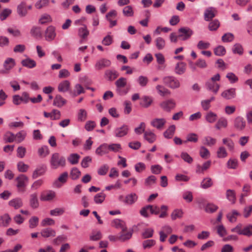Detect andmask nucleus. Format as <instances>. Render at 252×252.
<instances>
[{"instance_id": "obj_43", "label": "nucleus", "mask_w": 252, "mask_h": 252, "mask_svg": "<svg viewBox=\"0 0 252 252\" xmlns=\"http://www.w3.org/2000/svg\"><path fill=\"white\" fill-rule=\"evenodd\" d=\"M217 115L212 112H208L205 116V120L209 123H213L217 120Z\"/></svg>"}, {"instance_id": "obj_26", "label": "nucleus", "mask_w": 252, "mask_h": 252, "mask_svg": "<svg viewBox=\"0 0 252 252\" xmlns=\"http://www.w3.org/2000/svg\"><path fill=\"white\" fill-rule=\"evenodd\" d=\"M108 153V144L105 143L100 145L95 150V154L99 156H102Z\"/></svg>"}, {"instance_id": "obj_61", "label": "nucleus", "mask_w": 252, "mask_h": 252, "mask_svg": "<svg viewBox=\"0 0 252 252\" xmlns=\"http://www.w3.org/2000/svg\"><path fill=\"white\" fill-rule=\"evenodd\" d=\"M234 39V35L230 32L226 33L221 37V40L224 42H232Z\"/></svg>"}, {"instance_id": "obj_37", "label": "nucleus", "mask_w": 252, "mask_h": 252, "mask_svg": "<svg viewBox=\"0 0 252 252\" xmlns=\"http://www.w3.org/2000/svg\"><path fill=\"white\" fill-rule=\"evenodd\" d=\"M222 142L223 145H225L228 150L232 151L234 149V143L233 141L230 138L226 137L222 139Z\"/></svg>"}, {"instance_id": "obj_30", "label": "nucleus", "mask_w": 252, "mask_h": 252, "mask_svg": "<svg viewBox=\"0 0 252 252\" xmlns=\"http://www.w3.org/2000/svg\"><path fill=\"white\" fill-rule=\"evenodd\" d=\"M30 205L33 209L37 208L39 206L37 193H33L30 196Z\"/></svg>"}, {"instance_id": "obj_34", "label": "nucleus", "mask_w": 252, "mask_h": 252, "mask_svg": "<svg viewBox=\"0 0 252 252\" xmlns=\"http://www.w3.org/2000/svg\"><path fill=\"white\" fill-rule=\"evenodd\" d=\"M153 101V99L152 97L145 95L142 97L140 105L144 108H148L151 106Z\"/></svg>"}, {"instance_id": "obj_19", "label": "nucleus", "mask_w": 252, "mask_h": 252, "mask_svg": "<svg viewBox=\"0 0 252 252\" xmlns=\"http://www.w3.org/2000/svg\"><path fill=\"white\" fill-rule=\"evenodd\" d=\"M55 28L53 26L48 27L45 31V39L47 41L53 40L56 36Z\"/></svg>"}, {"instance_id": "obj_62", "label": "nucleus", "mask_w": 252, "mask_h": 252, "mask_svg": "<svg viewBox=\"0 0 252 252\" xmlns=\"http://www.w3.org/2000/svg\"><path fill=\"white\" fill-rule=\"evenodd\" d=\"M183 212L182 210L180 209H176L173 211L171 214V217L173 220H175L177 219H180L182 217Z\"/></svg>"}, {"instance_id": "obj_18", "label": "nucleus", "mask_w": 252, "mask_h": 252, "mask_svg": "<svg viewBox=\"0 0 252 252\" xmlns=\"http://www.w3.org/2000/svg\"><path fill=\"white\" fill-rule=\"evenodd\" d=\"M217 12V10L215 8L210 7L207 8L204 12V19L206 21H210L213 19Z\"/></svg>"}, {"instance_id": "obj_45", "label": "nucleus", "mask_w": 252, "mask_h": 252, "mask_svg": "<svg viewBox=\"0 0 252 252\" xmlns=\"http://www.w3.org/2000/svg\"><path fill=\"white\" fill-rule=\"evenodd\" d=\"M215 100V97L212 96L209 99L203 100L201 102V105L203 110L207 111L211 107V102Z\"/></svg>"}, {"instance_id": "obj_33", "label": "nucleus", "mask_w": 252, "mask_h": 252, "mask_svg": "<svg viewBox=\"0 0 252 252\" xmlns=\"http://www.w3.org/2000/svg\"><path fill=\"white\" fill-rule=\"evenodd\" d=\"M21 64L23 66L29 68H33L36 65V62L30 58H27L21 61Z\"/></svg>"}, {"instance_id": "obj_5", "label": "nucleus", "mask_w": 252, "mask_h": 252, "mask_svg": "<svg viewBox=\"0 0 252 252\" xmlns=\"http://www.w3.org/2000/svg\"><path fill=\"white\" fill-rule=\"evenodd\" d=\"M163 83L171 89H176L180 87L179 81L173 76H166L163 78Z\"/></svg>"}, {"instance_id": "obj_55", "label": "nucleus", "mask_w": 252, "mask_h": 252, "mask_svg": "<svg viewBox=\"0 0 252 252\" xmlns=\"http://www.w3.org/2000/svg\"><path fill=\"white\" fill-rule=\"evenodd\" d=\"M239 215V213L237 211L234 210L227 215V218L230 222H233L236 220L237 217Z\"/></svg>"}, {"instance_id": "obj_44", "label": "nucleus", "mask_w": 252, "mask_h": 252, "mask_svg": "<svg viewBox=\"0 0 252 252\" xmlns=\"http://www.w3.org/2000/svg\"><path fill=\"white\" fill-rule=\"evenodd\" d=\"M80 156L77 154H71L67 158L68 161L73 165L78 163Z\"/></svg>"}, {"instance_id": "obj_50", "label": "nucleus", "mask_w": 252, "mask_h": 252, "mask_svg": "<svg viewBox=\"0 0 252 252\" xmlns=\"http://www.w3.org/2000/svg\"><path fill=\"white\" fill-rule=\"evenodd\" d=\"M213 181L210 178H204L201 183V187L206 189L212 186Z\"/></svg>"}, {"instance_id": "obj_35", "label": "nucleus", "mask_w": 252, "mask_h": 252, "mask_svg": "<svg viewBox=\"0 0 252 252\" xmlns=\"http://www.w3.org/2000/svg\"><path fill=\"white\" fill-rule=\"evenodd\" d=\"M40 233L42 236L45 238L55 237L56 236V231L51 228H46L42 229Z\"/></svg>"}, {"instance_id": "obj_59", "label": "nucleus", "mask_w": 252, "mask_h": 252, "mask_svg": "<svg viewBox=\"0 0 252 252\" xmlns=\"http://www.w3.org/2000/svg\"><path fill=\"white\" fill-rule=\"evenodd\" d=\"M87 118V112L83 109L79 110L78 113V120L80 122L85 121Z\"/></svg>"}, {"instance_id": "obj_60", "label": "nucleus", "mask_w": 252, "mask_h": 252, "mask_svg": "<svg viewBox=\"0 0 252 252\" xmlns=\"http://www.w3.org/2000/svg\"><path fill=\"white\" fill-rule=\"evenodd\" d=\"M199 154L201 157L204 159L208 158L210 155L209 150L204 146L200 147Z\"/></svg>"}, {"instance_id": "obj_7", "label": "nucleus", "mask_w": 252, "mask_h": 252, "mask_svg": "<svg viewBox=\"0 0 252 252\" xmlns=\"http://www.w3.org/2000/svg\"><path fill=\"white\" fill-rule=\"evenodd\" d=\"M129 130L128 126L124 124L115 128L114 134L116 137H122L127 134Z\"/></svg>"}, {"instance_id": "obj_12", "label": "nucleus", "mask_w": 252, "mask_h": 252, "mask_svg": "<svg viewBox=\"0 0 252 252\" xmlns=\"http://www.w3.org/2000/svg\"><path fill=\"white\" fill-rule=\"evenodd\" d=\"M189 67L192 71L196 69V67L200 68H205L207 67V63L206 61L202 59H199L197 60L195 63L190 62L189 63Z\"/></svg>"}, {"instance_id": "obj_23", "label": "nucleus", "mask_w": 252, "mask_h": 252, "mask_svg": "<svg viewBox=\"0 0 252 252\" xmlns=\"http://www.w3.org/2000/svg\"><path fill=\"white\" fill-rule=\"evenodd\" d=\"M11 221V218L8 214H4L0 217V226L6 227Z\"/></svg>"}, {"instance_id": "obj_11", "label": "nucleus", "mask_w": 252, "mask_h": 252, "mask_svg": "<svg viewBox=\"0 0 252 252\" xmlns=\"http://www.w3.org/2000/svg\"><path fill=\"white\" fill-rule=\"evenodd\" d=\"M126 79L124 77H121L116 81L115 85L117 87V91L120 94L124 95L127 93L126 91H123L121 90L122 88L126 86Z\"/></svg>"}, {"instance_id": "obj_2", "label": "nucleus", "mask_w": 252, "mask_h": 252, "mask_svg": "<svg viewBox=\"0 0 252 252\" xmlns=\"http://www.w3.org/2000/svg\"><path fill=\"white\" fill-rule=\"evenodd\" d=\"M176 103L172 98L166 99L159 104L161 109L166 112H170L176 107Z\"/></svg>"}, {"instance_id": "obj_48", "label": "nucleus", "mask_w": 252, "mask_h": 252, "mask_svg": "<svg viewBox=\"0 0 252 252\" xmlns=\"http://www.w3.org/2000/svg\"><path fill=\"white\" fill-rule=\"evenodd\" d=\"M79 35L82 38H86L89 34V31L88 30L86 26L83 25L80 28L78 31Z\"/></svg>"}, {"instance_id": "obj_54", "label": "nucleus", "mask_w": 252, "mask_h": 252, "mask_svg": "<svg viewBox=\"0 0 252 252\" xmlns=\"http://www.w3.org/2000/svg\"><path fill=\"white\" fill-rule=\"evenodd\" d=\"M214 52L216 56H223L226 53V50L223 46L219 45L214 49Z\"/></svg>"}, {"instance_id": "obj_41", "label": "nucleus", "mask_w": 252, "mask_h": 252, "mask_svg": "<svg viewBox=\"0 0 252 252\" xmlns=\"http://www.w3.org/2000/svg\"><path fill=\"white\" fill-rule=\"evenodd\" d=\"M156 89L158 93L162 96H167L170 94V91L163 86L158 85L156 86Z\"/></svg>"}, {"instance_id": "obj_29", "label": "nucleus", "mask_w": 252, "mask_h": 252, "mask_svg": "<svg viewBox=\"0 0 252 252\" xmlns=\"http://www.w3.org/2000/svg\"><path fill=\"white\" fill-rule=\"evenodd\" d=\"M8 205L15 209H18L23 206V201L20 198H15L10 200Z\"/></svg>"}, {"instance_id": "obj_10", "label": "nucleus", "mask_w": 252, "mask_h": 252, "mask_svg": "<svg viewBox=\"0 0 252 252\" xmlns=\"http://www.w3.org/2000/svg\"><path fill=\"white\" fill-rule=\"evenodd\" d=\"M246 122L241 116L237 117L234 120V127L238 131H243L246 127Z\"/></svg>"}, {"instance_id": "obj_57", "label": "nucleus", "mask_w": 252, "mask_h": 252, "mask_svg": "<svg viewBox=\"0 0 252 252\" xmlns=\"http://www.w3.org/2000/svg\"><path fill=\"white\" fill-rule=\"evenodd\" d=\"M105 197L106 195L103 192L97 193L94 197V201L96 204L102 203L105 200Z\"/></svg>"}, {"instance_id": "obj_15", "label": "nucleus", "mask_w": 252, "mask_h": 252, "mask_svg": "<svg viewBox=\"0 0 252 252\" xmlns=\"http://www.w3.org/2000/svg\"><path fill=\"white\" fill-rule=\"evenodd\" d=\"M207 89L216 94L218 92L220 85L217 82L208 80L205 84Z\"/></svg>"}, {"instance_id": "obj_42", "label": "nucleus", "mask_w": 252, "mask_h": 252, "mask_svg": "<svg viewBox=\"0 0 252 252\" xmlns=\"http://www.w3.org/2000/svg\"><path fill=\"white\" fill-rule=\"evenodd\" d=\"M81 174V172L77 168L73 167L70 170V177L72 180H76L80 177Z\"/></svg>"}, {"instance_id": "obj_1", "label": "nucleus", "mask_w": 252, "mask_h": 252, "mask_svg": "<svg viewBox=\"0 0 252 252\" xmlns=\"http://www.w3.org/2000/svg\"><path fill=\"white\" fill-rule=\"evenodd\" d=\"M50 165L51 168L54 169L60 167H63L66 165L65 158L58 153H54L51 158Z\"/></svg>"}, {"instance_id": "obj_22", "label": "nucleus", "mask_w": 252, "mask_h": 252, "mask_svg": "<svg viewBox=\"0 0 252 252\" xmlns=\"http://www.w3.org/2000/svg\"><path fill=\"white\" fill-rule=\"evenodd\" d=\"M222 97L226 99L234 98L236 96V89L230 88L224 91L221 94Z\"/></svg>"}, {"instance_id": "obj_51", "label": "nucleus", "mask_w": 252, "mask_h": 252, "mask_svg": "<svg viewBox=\"0 0 252 252\" xmlns=\"http://www.w3.org/2000/svg\"><path fill=\"white\" fill-rule=\"evenodd\" d=\"M52 21L51 16L48 14H42L39 19V23L41 24H45Z\"/></svg>"}, {"instance_id": "obj_14", "label": "nucleus", "mask_w": 252, "mask_h": 252, "mask_svg": "<svg viewBox=\"0 0 252 252\" xmlns=\"http://www.w3.org/2000/svg\"><path fill=\"white\" fill-rule=\"evenodd\" d=\"M17 12L20 17H24L28 14L27 7L26 2H21L17 7Z\"/></svg>"}, {"instance_id": "obj_32", "label": "nucleus", "mask_w": 252, "mask_h": 252, "mask_svg": "<svg viewBox=\"0 0 252 252\" xmlns=\"http://www.w3.org/2000/svg\"><path fill=\"white\" fill-rule=\"evenodd\" d=\"M217 139L210 136H207L202 139V143L209 147H212L216 145Z\"/></svg>"}, {"instance_id": "obj_58", "label": "nucleus", "mask_w": 252, "mask_h": 252, "mask_svg": "<svg viewBox=\"0 0 252 252\" xmlns=\"http://www.w3.org/2000/svg\"><path fill=\"white\" fill-rule=\"evenodd\" d=\"M226 197L232 203H234L236 200V195L234 190L231 189L227 190Z\"/></svg>"}, {"instance_id": "obj_40", "label": "nucleus", "mask_w": 252, "mask_h": 252, "mask_svg": "<svg viewBox=\"0 0 252 252\" xmlns=\"http://www.w3.org/2000/svg\"><path fill=\"white\" fill-rule=\"evenodd\" d=\"M155 45L157 48L159 50H162L165 47V41L161 37H158L155 40Z\"/></svg>"}, {"instance_id": "obj_16", "label": "nucleus", "mask_w": 252, "mask_h": 252, "mask_svg": "<svg viewBox=\"0 0 252 252\" xmlns=\"http://www.w3.org/2000/svg\"><path fill=\"white\" fill-rule=\"evenodd\" d=\"M29 179L27 176L24 174H21L16 178L17 182V187L20 189L24 188L26 186V183L28 182Z\"/></svg>"}, {"instance_id": "obj_47", "label": "nucleus", "mask_w": 252, "mask_h": 252, "mask_svg": "<svg viewBox=\"0 0 252 252\" xmlns=\"http://www.w3.org/2000/svg\"><path fill=\"white\" fill-rule=\"evenodd\" d=\"M112 225L117 228H120L122 230L125 229L126 224L125 222L120 220L116 219L112 222Z\"/></svg>"}, {"instance_id": "obj_20", "label": "nucleus", "mask_w": 252, "mask_h": 252, "mask_svg": "<svg viewBox=\"0 0 252 252\" xmlns=\"http://www.w3.org/2000/svg\"><path fill=\"white\" fill-rule=\"evenodd\" d=\"M111 64V62L110 60L103 58L97 61L95 67L97 69L100 70L103 68L109 67Z\"/></svg>"}, {"instance_id": "obj_28", "label": "nucleus", "mask_w": 252, "mask_h": 252, "mask_svg": "<svg viewBox=\"0 0 252 252\" xmlns=\"http://www.w3.org/2000/svg\"><path fill=\"white\" fill-rule=\"evenodd\" d=\"M228 121L224 117L220 118L215 125V128L218 130L225 128L227 127Z\"/></svg>"}, {"instance_id": "obj_24", "label": "nucleus", "mask_w": 252, "mask_h": 252, "mask_svg": "<svg viewBox=\"0 0 252 252\" xmlns=\"http://www.w3.org/2000/svg\"><path fill=\"white\" fill-rule=\"evenodd\" d=\"M70 83L68 80H64L59 83L58 87L59 92L65 93L70 89Z\"/></svg>"}, {"instance_id": "obj_52", "label": "nucleus", "mask_w": 252, "mask_h": 252, "mask_svg": "<svg viewBox=\"0 0 252 252\" xmlns=\"http://www.w3.org/2000/svg\"><path fill=\"white\" fill-rule=\"evenodd\" d=\"M3 138L6 143H12L15 140V134L10 131H7L4 134Z\"/></svg>"}, {"instance_id": "obj_6", "label": "nucleus", "mask_w": 252, "mask_h": 252, "mask_svg": "<svg viewBox=\"0 0 252 252\" xmlns=\"http://www.w3.org/2000/svg\"><path fill=\"white\" fill-rule=\"evenodd\" d=\"M68 178V173L67 172H64L61 173L53 183V186L56 188H61L65 184Z\"/></svg>"}, {"instance_id": "obj_25", "label": "nucleus", "mask_w": 252, "mask_h": 252, "mask_svg": "<svg viewBox=\"0 0 252 252\" xmlns=\"http://www.w3.org/2000/svg\"><path fill=\"white\" fill-rule=\"evenodd\" d=\"M138 199V196L135 193H131L126 196L124 202L127 205H132Z\"/></svg>"}, {"instance_id": "obj_36", "label": "nucleus", "mask_w": 252, "mask_h": 252, "mask_svg": "<svg viewBox=\"0 0 252 252\" xmlns=\"http://www.w3.org/2000/svg\"><path fill=\"white\" fill-rule=\"evenodd\" d=\"M66 102V100L61 95H57L54 100L53 104L58 107H61Z\"/></svg>"}, {"instance_id": "obj_53", "label": "nucleus", "mask_w": 252, "mask_h": 252, "mask_svg": "<svg viewBox=\"0 0 252 252\" xmlns=\"http://www.w3.org/2000/svg\"><path fill=\"white\" fill-rule=\"evenodd\" d=\"M31 34L37 38H40L42 35L40 28L38 27H33L31 30Z\"/></svg>"}, {"instance_id": "obj_38", "label": "nucleus", "mask_w": 252, "mask_h": 252, "mask_svg": "<svg viewBox=\"0 0 252 252\" xmlns=\"http://www.w3.org/2000/svg\"><path fill=\"white\" fill-rule=\"evenodd\" d=\"M144 138L150 143H152L156 140V135L151 131H146L144 132Z\"/></svg>"}, {"instance_id": "obj_21", "label": "nucleus", "mask_w": 252, "mask_h": 252, "mask_svg": "<svg viewBox=\"0 0 252 252\" xmlns=\"http://www.w3.org/2000/svg\"><path fill=\"white\" fill-rule=\"evenodd\" d=\"M132 230H127L126 227L125 229H122L120 233V236H119V240L125 241L129 239L132 236Z\"/></svg>"}, {"instance_id": "obj_31", "label": "nucleus", "mask_w": 252, "mask_h": 252, "mask_svg": "<svg viewBox=\"0 0 252 252\" xmlns=\"http://www.w3.org/2000/svg\"><path fill=\"white\" fill-rule=\"evenodd\" d=\"M105 76L108 80L112 81L119 76V73L115 70L108 69L105 72Z\"/></svg>"}, {"instance_id": "obj_8", "label": "nucleus", "mask_w": 252, "mask_h": 252, "mask_svg": "<svg viewBox=\"0 0 252 252\" xmlns=\"http://www.w3.org/2000/svg\"><path fill=\"white\" fill-rule=\"evenodd\" d=\"M178 36L182 40H186L189 39L193 34L192 31L189 28H181L178 30Z\"/></svg>"}, {"instance_id": "obj_46", "label": "nucleus", "mask_w": 252, "mask_h": 252, "mask_svg": "<svg viewBox=\"0 0 252 252\" xmlns=\"http://www.w3.org/2000/svg\"><path fill=\"white\" fill-rule=\"evenodd\" d=\"M217 155L219 158H225L228 156L226 148L223 146H220L217 152Z\"/></svg>"}, {"instance_id": "obj_3", "label": "nucleus", "mask_w": 252, "mask_h": 252, "mask_svg": "<svg viewBox=\"0 0 252 252\" xmlns=\"http://www.w3.org/2000/svg\"><path fill=\"white\" fill-rule=\"evenodd\" d=\"M16 63L15 60L11 58H7L3 63V69L0 71L1 74H8L10 70L15 66Z\"/></svg>"}, {"instance_id": "obj_17", "label": "nucleus", "mask_w": 252, "mask_h": 252, "mask_svg": "<svg viewBox=\"0 0 252 252\" xmlns=\"http://www.w3.org/2000/svg\"><path fill=\"white\" fill-rule=\"evenodd\" d=\"M46 170V166L44 165H38L33 171L32 174V178L33 179L37 178L38 177L43 175Z\"/></svg>"}, {"instance_id": "obj_63", "label": "nucleus", "mask_w": 252, "mask_h": 252, "mask_svg": "<svg viewBox=\"0 0 252 252\" xmlns=\"http://www.w3.org/2000/svg\"><path fill=\"white\" fill-rule=\"evenodd\" d=\"M232 52L234 54L241 55L243 53V49L241 45L239 43L235 44L232 47Z\"/></svg>"}, {"instance_id": "obj_39", "label": "nucleus", "mask_w": 252, "mask_h": 252, "mask_svg": "<svg viewBox=\"0 0 252 252\" xmlns=\"http://www.w3.org/2000/svg\"><path fill=\"white\" fill-rule=\"evenodd\" d=\"M176 129L175 125L170 126L163 133V135L166 138L170 139L173 136Z\"/></svg>"}, {"instance_id": "obj_13", "label": "nucleus", "mask_w": 252, "mask_h": 252, "mask_svg": "<svg viewBox=\"0 0 252 252\" xmlns=\"http://www.w3.org/2000/svg\"><path fill=\"white\" fill-rule=\"evenodd\" d=\"M56 196L55 191L48 190L42 192L40 195V200L43 201H49L53 200Z\"/></svg>"}, {"instance_id": "obj_56", "label": "nucleus", "mask_w": 252, "mask_h": 252, "mask_svg": "<svg viewBox=\"0 0 252 252\" xmlns=\"http://www.w3.org/2000/svg\"><path fill=\"white\" fill-rule=\"evenodd\" d=\"M218 209V207L213 203H208L205 207V210L207 213H213Z\"/></svg>"}, {"instance_id": "obj_4", "label": "nucleus", "mask_w": 252, "mask_h": 252, "mask_svg": "<svg viewBox=\"0 0 252 252\" xmlns=\"http://www.w3.org/2000/svg\"><path fill=\"white\" fill-rule=\"evenodd\" d=\"M168 207L165 205H162L160 208L157 206L151 205V207L150 209V212L152 214L158 215L161 211V213L159 217L160 218H164L166 217Z\"/></svg>"}, {"instance_id": "obj_49", "label": "nucleus", "mask_w": 252, "mask_h": 252, "mask_svg": "<svg viewBox=\"0 0 252 252\" xmlns=\"http://www.w3.org/2000/svg\"><path fill=\"white\" fill-rule=\"evenodd\" d=\"M27 135V132L24 130H21L16 134H15V140L17 143H21L25 138Z\"/></svg>"}, {"instance_id": "obj_64", "label": "nucleus", "mask_w": 252, "mask_h": 252, "mask_svg": "<svg viewBox=\"0 0 252 252\" xmlns=\"http://www.w3.org/2000/svg\"><path fill=\"white\" fill-rule=\"evenodd\" d=\"M242 235L250 237L252 236V225H249L243 228Z\"/></svg>"}, {"instance_id": "obj_27", "label": "nucleus", "mask_w": 252, "mask_h": 252, "mask_svg": "<svg viewBox=\"0 0 252 252\" xmlns=\"http://www.w3.org/2000/svg\"><path fill=\"white\" fill-rule=\"evenodd\" d=\"M187 64L184 62L178 63L175 67V72L176 74L181 75L184 74L186 70Z\"/></svg>"}, {"instance_id": "obj_9", "label": "nucleus", "mask_w": 252, "mask_h": 252, "mask_svg": "<svg viewBox=\"0 0 252 252\" xmlns=\"http://www.w3.org/2000/svg\"><path fill=\"white\" fill-rule=\"evenodd\" d=\"M166 123L164 118H154L150 122L151 125L158 130L162 129Z\"/></svg>"}]
</instances>
